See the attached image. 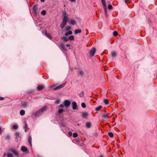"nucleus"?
Here are the masks:
<instances>
[{"instance_id":"obj_40","label":"nucleus","mask_w":157,"mask_h":157,"mask_svg":"<svg viewBox=\"0 0 157 157\" xmlns=\"http://www.w3.org/2000/svg\"><path fill=\"white\" fill-rule=\"evenodd\" d=\"M15 134L16 137L17 138L18 137H19L20 134L19 132H16L15 133Z\"/></svg>"},{"instance_id":"obj_46","label":"nucleus","mask_w":157,"mask_h":157,"mask_svg":"<svg viewBox=\"0 0 157 157\" xmlns=\"http://www.w3.org/2000/svg\"><path fill=\"white\" fill-rule=\"evenodd\" d=\"M84 95V92L83 91H82V93L80 94V97H83Z\"/></svg>"},{"instance_id":"obj_51","label":"nucleus","mask_w":157,"mask_h":157,"mask_svg":"<svg viewBox=\"0 0 157 157\" xmlns=\"http://www.w3.org/2000/svg\"><path fill=\"white\" fill-rule=\"evenodd\" d=\"M70 46H71V45H70V44H67L66 45V46H67V47H70Z\"/></svg>"},{"instance_id":"obj_28","label":"nucleus","mask_w":157,"mask_h":157,"mask_svg":"<svg viewBox=\"0 0 157 157\" xmlns=\"http://www.w3.org/2000/svg\"><path fill=\"white\" fill-rule=\"evenodd\" d=\"M102 117L104 119L108 117V113L104 114L102 115Z\"/></svg>"},{"instance_id":"obj_13","label":"nucleus","mask_w":157,"mask_h":157,"mask_svg":"<svg viewBox=\"0 0 157 157\" xmlns=\"http://www.w3.org/2000/svg\"><path fill=\"white\" fill-rule=\"evenodd\" d=\"M10 151L15 155H19V154L17 151L15 149H10Z\"/></svg>"},{"instance_id":"obj_39","label":"nucleus","mask_w":157,"mask_h":157,"mask_svg":"<svg viewBox=\"0 0 157 157\" xmlns=\"http://www.w3.org/2000/svg\"><path fill=\"white\" fill-rule=\"evenodd\" d=\"M60 102V100L59 99H57L55 101V103L56 104H59Z\"/></svg>"},{"instance_id":"obj_3","label":"nucleus","mask_w":157,"mask_h":157,"mask_svg":"<svg viewBox=\"0 0 157 157\" xmlns=\"http://www.w3.org/2000/svg\"><path fill=\"white\" fill-rule=\"evenodd\" d=\"M96 51V49L95 47L93 48L90 51L89 53L90 56H93Z\"/></svg>"},{"instance_id":"obj_47","label":"nucleus","mask_w":157,"mask_h":157,"mask_svg":"<svg viewBox=\"0 0 157 157\" xmlns=\"http://www.w3.org/2000/svg\"><path fill=\"white\" fill-rule=\"evenodd\" d=\"M6 140H9L10 138V136H7L5 137Z\"/></svg>"},{"instance_id":"obj_7","label":"nucleus","mask_w":157,"mask_h":157,"mask_svg":"<svg viewBox=\"0 0 157 157\" xmlns=\"http://www.w3.org/2000/svg\"><path fill=\"white\" fill-rule=\"evenodd\" d=\"M28 102L26 101H23L21 103V106L24 108H26L27 106Z\"/></svg>"},{"instance_id":"obj_32","label":"nucleus","mask_w":157,"mask_h":157,"mask_svg":"<svg viewBox=\"0 0 157 157\" xmlns=\"http://www.w3.org/2000/svg\"><path fill=\"white\" fill-rule=\"evenodd\" d=\"M109 136L110 137H113V133L111 132H109Z\"/></svg>"},{"instance_id":"obj_27","label":"nucleus","mask_w":157,"mask_h":157,"mask_svg":"<svg viewBox=\"0 0 157 157\" xmlns=\"http://www.w3.org/2000/svg\"><path fill=\"white\" fill-rule=\"evenodd\" d=\"M64 111V110L63 109H59L58 112V113L60 114L62 113Z\"/></svg>"},{"instance_id":"obj_38","label":"nucleus","mask_w":157,"mask_h":157,"mask_svg":"<svg viewBox=\"0 0 157 157\" xmlns=\"http://www.w3.org/2000/svg\"><path fill=\"white\" fill-rule=\"evenodd\" d=\"M104 102L106 104H108V99H105L104 100Z\"/></svg>"},{"instance_id":"obj_54","label":"nucleus","mask_w":157,"mask_h":157,"mask_svg":"<svg viewBox=\"0 0 157 157\" xmlns=\"http://www.w3.org/2000/svg\"><path fill=\"white\" fill-rule=\"evenodd\" d=\"M108 124V123H106L105 124V126H106V125H107Z\"/></svg>"},{"instance_id":"obj_29","label":"nucleus","mask_w":157,"mask_h":157,"mask_svg":"<svg viewBox=\"0 0 157 157\" xmlns=\"http://www.w3.org/2000/svg\"><path fill=\"white\" fill-rule=\"evenodd\" d=\"M69 39L70 40H74V36L72 35L69 36L68 37Z\"/></svg>"},{"instance_id":"obj_31","label":"nucleus","mask_w":157,"mask_h":157,"mask_svg":"<svg viewBox=\"0 0 157 157\" xmlns=\"http://www.w3.org/2000/svg\"><path fill=\"white\" fill-rule=\"evenodd\" d=\"M71 29V28L69 26H66L65 29V30L66 31H68Z\"/></svg>"},{"instance_id":"obj_24","label":"nucleus","mask_w":157,"mask_h":157,"mask_svg":"<svg viewBox=\"0 0 157 157\" xmlns=\"http://www.w3.org/2000/svg\"><path fill=\"white\" fill-rule=\"evenodd\" d=\"M72 32L71 31L69 30L68 32H66L65 33V35L66 36H68V35H71L72 34Z\"/></svg>"},{"instance_id":"obj_45","label":"nucleus","mask_w":157,"mask_h":157,"mask_svg":"<svg viewBox=\"0 0 157 157\" xmlns=\"http://www.w3.org/2000/svg\"><path fill=\"white\" fill-rule=\"evenodd\" d=\"M64 105H63V104H60L59 106V107H62V108H63L64 107Z\"/></svg>"},{"instance_id":"obj_9","label":"nucleus","mask_w":157,"mask_h":157,"mask_svg":"<svg viewBox=\"0 0 157 157\" xmlns=\"http://www.w3.org/2000/svg\"><path fill=\"white\" fill-rule=\"evenodd\" d=\"M47 106H45L42 107L41 108H40L39 110L40 111V113H42L45 111L47 109Z\"/></svg>"},{"instance_id":"obj_35","label":"nucleus","mask_w":157,"mask_h":157,"mask_svg":"<svg viewBox=\"0 0 157 157\" xmlns=\"http://www.w3.org/2000/svg\"><path fill=\"white\" fill-rule=\"evenodd\" d=\"M81 106L83 108H85L86 107V105L84 102H82L81 104Z\"/></svg>"},{"instance_id":"obj_52","label":"nucleus","mask_w":157,"mask_h":157,"mask_svg":"<svg viewBox=\"0 0 157 157\" xmlns=\"http://www.w3.org/2000/svg\"><path fill=\"white\" fill-rule=\"evenodd\" d=\"M71 2H75V0H70Z\"/></svg>"},{"instance_id":"obj_21","label":"nucleus","mask_w":157,"mask_h":157,"mask_svg":"<svg viewBox=\"0 0 157 157\" xmlns=\"http://www.w3.org/2000/svg\"><path fill=\"white\" fill-rule=\"evenodd\" d=\"M42 114L41 113H40L39 110L35 113V116L36 117H38Z\"/></svg>"},{"instance_id":"obj_34","label":"nucleus","mask_w":157,"mask_h":157,"mask_svg":"<svg viewBox=\"0 0 157 157\" xmlns=\"http://www.w3.org/2000/svg\"><path fill=\"white\" fill-rule=\"evenodd\" d=\"M60 47L64 50H65V47L63 44H61L60 45Z\"/></svg>"},{"instance_id":"obj_43","label":"nucleus","mask_w":157,"mask_h":157,"mask_svg":"<svg viewBox=\"0 0 157 157\" xmlns=\"http://www.w3.org/2000/svg\"><path fill=\"white\" fill-rule=\"evenodd\" d=\"M33 92V91H29L27 92V94L29 95Z\"/></svg>"},{"instance_id":"obj_23","label":"nucleus","mask_w":157,"mask_h":157,"mask_svg":"<svg viewBox=\"0 0 157 157\" xmlns=\"http://www.w3.org/2000/svg\"><path fill=\"white\" fill-rule=\"evenodd\" d=\"M63 17L64 16H68V14L65 10H64L62 12Z\"/></svg>"},{"instance_id":"obj_37","label":"nucleus","mask_w":157,"mask_h":157,"mask_svg":"<svg viewBox=\"0 0 157 157\" xmlns=\"http://www.w3.org/2000/svg\"><path fill=\"white\" fill-rule=\"evenodd\" d=\"M113 34L114 36H115L118 35V33L116 31H114L113 33Z\"/></svg>"},{"instance_id":"obj_16","label":"nucleus","mask_w":157,"mask_h":157,"mask_svg":"<svg viewBox=\"0 0 157 157\" xmlns=\"http://www.w3.org/2000/svg\"><path fill=\"white\" fill-rule=\"evenodd\" d=\"M91 124L90 122H87L86 123V127L88 128H90L91 127Z\"/></svg>"},{"instance_id":"obj_2","label":"nucleus","mask_w":157,"mask_h":157,"mask_svg":"<svg viewBox=\"0 0 157 157\" xmlns=\"http://www.w3.org/2000/svg\"><path fill=\"white\" fill-rule=\"evenodd\" d=\"M103 8L104 9L105 13L106 16H107V8L106 6V2L105 0H101Z\"/></svg>"},{"instance_id":"obj_26","label":"nucleus","mask_w":157,"mask_h":157,"mask_svg":"<svg viewBox=\"0 0 157 157\" xmlns=\"http://www.w3.org/2000/svg\"><path fill=\"white\" fill-rule=\"evenodd\" d=\"M20 113L21 115L23 116L25 115V112L24 110H21L20 111Z\"/></svg>"},{"instance_id":"obj_4","label":"nucleus","mask_w":157,"mask_h":157,"mask_svg":"<svg viewBox=\"0 0 157 157\" xmlns=\"http://www.w3.org/2000/svg\"><path fill=\"white\" fill-rule=\"evenodd\" d=\"M38 5H34L33 6V12L34 14L37 15L38 13H37V12L38 11Z\"/></svg>"},{"instance_id":"obj_25","label":"nucleus","mask_w":157,"mask_h":157,"mask_svg":"<svg viewBox=\"0 0 157 157\" xmlns=\"http://www.w3.org/2000/svg\"><path fill=\"white\" fill-rule=\"evenodd\" d=\"M102 107L101 105L98 106V107H97L95 108V110L96 111H98L100 110L102 108Z\"/></svg>"},{"instance_id":"obj_48","label":"nucleus","mask_w":157,"mask_h":157,"mask_svg":"<svg viewBox=\"0 0 157 157\" xmlns=\"http://www.w3.org/2000/svg\"><path fill=\"white\" fill-rule=\"evenodd\" d=\"M68 134L70 136H71L72 135V133L71 132H69L68 133Z\"/></svg>"},{"instance_id":"obj_41","label":"nucleus","mask_w":157,"mask_h":157,"mask_svg":"<svg viewBox=\"0 0 157 157\" xmlns=\"http://www.w3.org/2000/svg\"><path fill=\"white\" fill-rule=\"evenodd\" d=\"M78 136V134L76 133H74L73 134V136L74 137H76Z\"/></svg>"},{"instance_id":"obj_1","label":"nucleus","mask_w":157,"mask_h":157,"mask_svg":"<svg viewBox=\"0 0 157 157\" xmlns=\"http://www.w3.org/2000/svg\"><path fill=\"white\" fill-rule=\"evenodd\" d=\"M63 17L62 22L60 25V27L62 29L66 25L69 19L68 16H64Z\"/></svg>"},{"instance_id":"obj_17","label":"nucleus","mask_w":157,"mask_h":157,"mask_svg":"<svg viewBox=\"0 0 157 157\" xmlns=\"http://www.w3.org/2000/svg\"><path fill=\"white\" fill-rule=\"evenodd\" d=\"M25 132H26L29 129V128H28V125H27V124L26 122L25 121Z\"/></svg>"},{"instance_id":"obj_50","label":"nucleus","mask_w":157,"mask_h":157,"mask_svg":"<svg viewBox=\"0 0 157 157\" xmlns=\"http://www.w3.org/2000/svg\"><path fill=\"white\" fill-rule=\"evenodd\" d=\"M129 0H125V2L126 3L129 2Z\"/></svg>"},{"instance_id":"obj_6","label":"nucleus","mask_w":157,"mask_h":157,"mask_svg":"<svg viewBox=\"0 0 157 157\" xmlns=\"http://www.w3.org/2000/svg\"><path fill=\"white\" fill-rule=\"evenodd\" d=\"M66 82H65L64 83H63V84L54 88V90H59L60 89H61V88H63L66 84Z\"/></svg>"},{"instance_id":"obj_8","label":"nucleus","mask_w":157,"mask_h":157,"mask_svg":"<svg viewBox=\"0 0 157 157\" xmlns=\"http://www.w3.org/2000/svg\"><path fill=\"white\" fill-rule=\"evenodd\" d=\"M71 105L73 109L75 110L76 109L77 107V104L75 101L72 102Z\"/></svg>"},{"instance_id":"obj_14","label":"nucleus","mask_w":157,"mask_h":157,"mask_svg":"<svg viewBox=\"0 0 157 157\" xmlns=\"http://www.w3.org/2000/svg\"><path fill=\"white\" fill-rule=\"evenodd\" d=\"M45 35L49 39H51V40L52 39V36L50 35V34L49 33H48L47 32H45Z\"/></svg>"},{"instance_id":"obj_22","label":"nucleus","mask_w":157,"mask_h":157,"mask_svg":"<svg viewBox=\"0 0 157 157\" xmlns=\"http://www.w3.org/2000/svg\"><path fill=\"white\" fill-rule=\"evenodd\" d=\"M82 32L81 30L80 29H76L75 30V34H77L78 33H81Z\"/></svg>"},{"instance_id":"obj_36","label":"nucleus","mask_w":157,"mask_h":157,"mask_svg":"<svg viewBox=\"0 0 157 157\" xmlns=\"http://www.w3.org/2000/svg\"><path fill=\"white\" fill-rule=\"evenodd\" d=\"M13 129H16L18 128V126L17 125L14 124L13 126Z\"/></svg>"},{"instance_id":"obj_12","label":"nucleus","mask_w":157,"mask_h":157,"mask_svg":"<svg viewBox=\"0 0 157 157\" xmlns=\"http://www.w3.org/2000/svg\"><path fill=\"white\" fill-rule=\"evenodd\" d=\"M76 22L75 20L71 19L70 21V24L72 25H73L76 24Z\"/></svg>"},{"instance_id":"obj_33","label":"nucleus","mask_w":157,"mask_h":157,"mask_svg":"<svg viewBox=\"0 0 157 157\" xmlns=\"http://www.w3.org/2000/svg\"><path fill=\"white\" fill-rule=\"evenodd\" d=\"M46 13V11L45 10H43L41 12V13L42 15H45Z\"/></svg>"},{"instance_id":"obj_42","label":"nucleus","mask_w":157,"mask_h":157,"mask_svg":"<svg viewBox=\"0 0 157 157\" xmlns=\"http://www.w3.org/2000/svg\"><path fill=\"white\" fill-rule=\"evenodd\" d=\"M8 157H13V155L11 153H9L7 155Z\"/></svg>"},{"instance_id":"obj_11","label":"nucleus","mask_w":157,"mask_h":157,"mask_svg":"<svg viewBox=\"0 0 157 157\" xmlns=\"http://www.w3.org/2000/svg\"><path fill=\"white\" fill-rule=\"evenodd\" d=\"M44 88L43 85H38L37 87V89L39 91L42 90Z\"/></svg>"},{"instance_id":"obj_20","label":"nucleus","mask_w":157,"mask_h":157,"mask_svg":"<svg viewBox=\"0 0 157 157\" xmlns=\"http://www.w3.org/2000/svg\"><path fill=\"white\" fill-rule=\"evenodd\" d=\"M111 56L113 58L115 57L117 55V53L115 51H112L111 53Z\"/></svg>"},{"instance_id":"obj_30","label":"nucleus","mask_w":157,"mask_h":157,"mask_svg":"<svg viewBox=\"0 0 157 157\" xmlns=\"http://www.w3.org/2000/svg\"><path fill=\"white\" fill-rule=\"evenodd\" d=\"M63 40L65 42L68 41L69 40V38H67L65 36H63Z\"/></svg>"},{"instance_id":"obj_49","label":"nucleus","mask_w":157,"mask_h":157,"mask_svg":"<svg viewBox=\"0 0 157 157\" xmlns=\"http://www.w3.org/2000/svg\"><path fill=\"white\" fill-rule=\"evenodd\" d=\"M4 99V98L2 97H0V100H2Z\"/></svg>"},{"instance_id":"obj_10","label":"nucleus","mask_w":157,"mask_h":157,"mask_svg":"<svg viewBox=\"0 0 157 157\" xmlns=\"http://www.w3.org/2000/svg\"><path fill=\"white\" fill-rule=\"evenodd\" d=\"M82 117L83 118L86 119L88 116V114L87 112H82Z\"/></svg>"},{"instance_id":"obj_5","label":"nucleus","mask_w":157,"mask_h":157,"mask_svg":"<svg viewBox=\"0 0 157 157\" xmlns=\"http://www.w3.org/2000/svg\"><path fill=\"white\" fill-rule=\"evenodd\" d=\"M71 104V102L68 100H66L64 101V106L67 108Z\"/></svg>"},{"instance_id":"obj_15","label":"nucleus","mask_w":157,"mask_h":157,"mask_svg":"<svg viewBox=\"0 0 157 157\" xmlns=\"http://www.w3.org/2000/svg\"><path fill=\"white\" fill-rule=\"evenodd\" d=\"M21 150L24 152H25L28 151L27 148L25 146H22L21 148Z\"/></svg>"},{"instance_id":"obj_19","label":"nucleus","mask_w":157,"mask_h":157,"mask_svg":"<svg viewBox=\"0 0 157 157\" xmlns=\"http://www.w3.org/2000/svg\"><path fill=\"white\" fill-rule=\"evenodd\" d=\"M83 74L84 72L82 70H79L78 72V75L81 76H83Z\"/></svg>"},{"instance_id":"obj_44","label":"nucleus","mask_w":157,"mask_h":157,"mask_svg":"<svg viewBox=\"0 0 157 157\" xmlns=\"http://www.w3.org/2000/svg\"><path fill=\"white\" fill-rule=\"evenodd\" d=\"M113 7L111 5H109V10H112Z\"/></svg>"},{"instance_id":"obj_55","label":"nucleus","mask_w":157,"mask_h":157,"mask_svg":"<svg viewBox=\"0 0 157 157\" xmlns=\"http://www.w3.org/2000/svg\"><path fill=\"white\" fill-rule=\"evenodd\" d=\"M99 157H103V156H102V155H101V156H99Z\"/></svg>"},{"instance_id":"obj_53","label":"nucleus","mask_w":157,"mask_h":157,"mask_svg":"<svg viewBox=\"0 0 157 157\" xmlns=\"http://www.w3.org/2000/svg\"><path fill=\"white\" fill-rule=\"evenodd\" d=\"M40 1L42 2H44L45 0H40Z\"/></svg>"},{"instance_id":"obj_18","label":"nucleus","mask_w":157,"mask_h":157,"mask_svg":"<svg viewBox=\"0 0 157 157\" xmlns=\"http://www.w3.org/2000/svg\"><path fill=\"white\" fill-rule=\"evenodd\" d=\"M28 140L29 144L31 146H32V137L31 136H29L28 137Z\"/></svg>"}]
</instances>
